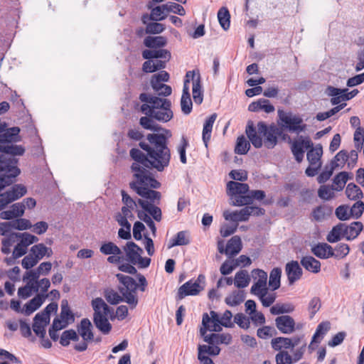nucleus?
<instances>
[{"instance_id":"47","label":"nucleus","mask_w":364,"mask_h":364,"mask_svg":"<svg viewBox=\"0 0 364 364\" xmlns=\"http://www.w3.org/2000/svg\"><path fill=\"white\" fill-rule=\"evenodd\" d=\"M346 194L347 197L352 200H355L363 196L361 189L353 183L348 184L346 189Z\"/></svg>"},{"instance_id":"7","label":"nucleus","mask_w":364,"mask_h":364,"mask_svg":"<svg viewBox=\"0 0 364 364\" xmlns=\"http://www.w3.org/2000/svg\"><path fill=\"white\" fill-rule=\"evenodd\" d=\"M126 254V260L134 265H138L139 268H146L150 265L151 259L142 257L144 251L134 242H128L124 247Z\"/></svg>"},{"instance_id":"33","label":"nucleus","mask_w":364,"mask_h":364,"mask_svg":"<svg viewBox=\"0 0 364 364\" xmlns=\"http://www.w3.org/2000/svg\"><path fill=\"white\" fill-rule=\"evenodd\" d=\"M301 264L309 272L318 273L321 270V262L312 256H305L301 259Z\"/></svg>"},{"instance_id":"14","label":"nucleus","mask_w":364,"mask_h":364,"mask_svg":"<svg viewBox=\"0 0 364 364\" xmlns=\"http://www.w3.org/2000/svg\"><path fill=\"white\" fill-rule=\"evenodd\" d=\"M275 325L278 330L285 334H290L295 330V321L292 317L283 315L276 318Z\"/></svg>"},{"instance_id":"24","label":"nucleus","mask_w":364,"mask_h":364,"mask_svg":"<svg viewBox=\"0 0 364 364\" xmlns=\"http://www.w3.org/2000/svg\"><path fill=\"white\" fill-rule=\"evenodd\" d=\"M348 91L347 88L340 89L333 86H328L326 88V93L328 96L332 97L331 103L333 105H338L341 102L347 101L345 98V92Z\"/></svg>"},{"instance_id":"44","label":"nucleus","mask_w":364,"mask_h":364,"mask_svg":"<svg viewBox=\"0 0 364 364\" xmlns=\"http://www.w3.org/2000/svg\"><path fill=\"white\" fill-rule=\"evenodd\" d=\"M48 266H49V264H48L47 263H41L38 267L37 269L26 272L25 274L23 277V281L26 282V280H29L31 282H38V279L41 275V270H42V267H45L46 270H48Z\"/></svg>"},{"instance_id":"36","label":"nucleus","mask_w":364,"mask_h":364,"mask_svg":"<svg viewBox=\"0 0 364 364\" xmlns=\"http://www.w3.org/2000/svg\"><path fill=\"white\" fill-rule=\"evenodd\" d=\"M363 228L361 222H353L350 225L345 224L346 239L352 240L356 238Z\"/></svg>"},{"instance_id":"5","label":"nucleus","mask_w":364,"mask_h":364,"mask_svg":"<svg viewBox=\"0 0 364 364\" xmlns=\"http://www.w3.org/2000/svg\"><path fill=\"white\" fill-rule=\"evenodd\" d=\"M139 99L144 102L140 110L145 115H149L156 121L166 123L173 117L171 102L168 99L159 97L149 93L143 92Z\"/></svg>"},{"instance_id":"31","label":"nucleus","mask_w":364,"mask_h":364,"mask_svg":"<svg viewBox=\"0 0 364 364\" xmlns=\"http://www.w3.org/2000/svg\"><path fill=\"white\" fill-rule=\"evenodd\" d=\"M30 252L38 261L46 256L50 257L53 255L52 249L46 247L43 243H39L32 246Z\"/></svg>"},{"instance_id":"16","label":"nucleus","mask_w":364,"mask_h":364,"mask_svg":"<svg viewBox=\"0 0 364 364\" xmlns=\"http://www.w3.org/2000/svg\"><path fill=\"white\" fill-rule=\"evenodd\" d=\"M285 272L287 275L288 282L290 285L300 279L303 271L297 261H291L286 264Z\"/></svg>"},{"instance_id":"19","label":"nucleus","mask_w":364,"mask_h":364,"mask_svg":"<svg viewBox=\"0 0 364 364\" xmlns=\"http://www.w3.org/2000/svg\"><path fill=\"white\" fill-rule=\"evenodd\" d=\"M200 290L201 287L197 281L194 282H192V281H188L183 284L178 289V296L180 299H182L186 296L197 295L200 291Z\"/></svg>"},{"instance_id":"11","label":"nucleus","mask_w":364,"mask_h":364,"mask_svg":"<svg viewBox=\"0 0 364 364\" xmlns=\"http://www.w3.org/2000/svg\"><path fill=\"white\" fill-rule=\"evenodd\" d=\"M289 140H291L289 139ZM291 151L298 163L303 161L305 149H308L313 146V143L309 137L299 136L296 139L291 141Z\"/></svg>"},{"instance_id":"59","label":"nucleus","mask_w":364,"mask_h":364,"mask_svg":"<svg viewBox=\"0 0 364 364\" xmlns=\"http://www.w3.org/2000/svg\"><path fill=\"white\" fill-rule=\"evenodd\" d=\"M329 329L330 323L328 321H324L319 323L317 326L315 333L313 336L311 343L314 342L317 343V338L326 334Z\"/></svg>"},{"instance_id":"22","label":"nucleus","mask_w":364,"mask_h":364,"mask_svg":"<svg viewBox=\"0 0 364 364\" xmlns=\"http://www.w3.org/2000/svg\"><path fill=\"white\" fill-rule=\"evenodd\" d=\"M203 336L205 342L210 345L226 344L228 345L232 341V336L230 333H211L210 335L205 334Z\"/></svg>"},{"instance_id":"6","label":"nucleus","mask_w":364,"mask_h":364,"mask_svg":"<svg viewBox=\"0 0 364 364\" xmlns=\"http://www.w3.org/2000/svg\"><path fill=\"white\" fill-rule=\"evenodd\" d=\"M92 306L94 310L93 322L95 326L103 333L108 334L112 330V325L109 322L107 316L112 309L100 297L92 300Z\"/></svg>"},{"instance_id":"38","label":"nucleus","mask_w":364,"mask_h":364,"mask_svg":"<svg viewBox=\"0 0 364 364\" xmlns=\"http://www.w3.org/2000/svg\"><path fill=\"white\" fill-rule=\"evenodd\" d=\"M217 118L215 113L211 114L205 122L203 129V141L205 145L208 146V142L211 136V132L213 124Z\"/></svg>"},{"instance_id":"29","label":"nucleus","mask_w":364,"mask_h":364,"mask_svg":"<svg viewBox=\"0 0 364 364\" xmlns=\"http://www.w3.org/2000/svg\"><path fill=\"white\" fill-rule=\"evenodd\" d=\"M341 237L346 238L345 223H338L333 227L332 230L329 232L326 237L328 242L331 243L339 241Z\"/></svg>"},{"instance_id":"25","label":"nucleus","mask_w":364,"mask_h":364,"mask_svg":"<svg viewBox=\"0 0 364 364\" xmlns=\"http://www.w3.org/2000/svg\"><path fill=\"white\" fill-rule=\"evenodd\" d=\"M311 252L315 256L321 259L333 257V248L327 243H318L311 248Z\"/></svg>"},{"instance_id":"37","label":"nucleus","mask_w":364,"mask_h":364,"mask_svg":"<svg viewBox=\"0 0 364 364\" xmlns=\"http://www.w3.org/2000/svg\"><path fill=\"white\" fill-rule=\"evenodd\" d=\"M333 208L328 205H321L316 207L312 212V216L316 221H322L332 214Z\"/></svg>"},{"instance_id":"63","label":"nucleus","mask_w":364,"mask_h":364,"mask_svg":"<svg viewBox=\"0 0 364 364\" xmlns=\"http://www.w3.org/2000/svg\"><path fill=\"white\" fill-rule=\"evenodd\" d=\"M234 321L240 328L243 329H248L250 326V318H247L242 313H238L234 316Z\"/></svg>"},{"instance_id":"41","label":"nucleus","mask_w":364,"mask_h":364,"mask_svg":"<svg viewBox=\"0 0 364 364\" xmlns=\"http://www.w3.org/2000/svg\"><path fill=\"white\" fill-rule=\"evenodd\" d=\"M209 323H210V318L207 313H204L203 314L202 319V324L203 326V328H200V330L201 336H204L208 330L215 332L220 331L222 330V328L220 327L221 325L220 323H213L212 326L209 325Z\"/></svg>"},{"instance_id":"40","label":"nucleus","mask_w":364,"mask_h":364,"mask_svg":"<svg viewBox=\"0 0 364 364\" xmlns=\"http://www.w3.org/2000/svg\"><path fill=\"white\" fill-rule=\"evenodd\" d=\"M281 275L282 269L279 267H275L270 272L269 287L272 291H275L280 287Z\"/></svg>"},{"instance_id":"10","label":"nucleus","mask_w":364,"mask_h":364,"mask_svg":"<svg viewBox=\"0 0 364 364\" xmlns=\"http://www.w3.org/2000/svg\"><path fill=\"white\" fill-rule=\"evenodd\" d=\"M192 81L193 85V98L196 104L200 105L203 100V94L202 90L200 75L198 73L196 74L194 70L188 71L186 74V79L183 85H188Z\"/></svg>"},{"instance_id":"42","label":"nucleus","mask_w":364,"mask_h":364,"mask_svg":"<svg viewBox=\"0 0 364 364\" xmlns=\"http://www.w3.org/2000/svg\"><path fill=\"white\" fill-rule=\"evenodd\" d=\"M60 318L63 322H68V325L75 321L74 314L70 310L68 301L66 299L61 301Z\"/></svg>"},{"instance_id":"4","label":"nucleus","mask_w":364,"mask_h":364,"mask_svg":"<svg viewBox=\"0 0 364 364\" xmlns=\"http://www.w3.org/2000/svg\"><path fill=\"white\" fill-rule=\"evenodd\" d=\"M116 277L122 286L118 287L121 294L113 289L107 288L104 291V296L107 301L112 305H116L120 302L127 303L131 309L136 307L139 303L136 290L139 289L141 291H146L147 281L144 275L139 274L137 284L135 279L130 276L123 274H117Z\"/></svg>"},{"instance_id":"53","label":"nucleus","mask_w":364,"mask_h":364,"mask_svg":"<svg viewBox=\"0 0 364 364\" xmlns=\"http://www.w3.org/2000/svg\"><path fill=\"white\" fill-rule=\"evenodd\" d=\"M348 159V152L345 150H341L334 156L333 160L331 161V165L335 168L338 166L343 167Z\"/></svg>"},{"instance_id":"17","label":"nucleus","mask_w":364,"mask_h":364,"mask_svg":"<svg viewBox=\"0 0 364 364\" xmlns=\"http://www.w3.org/2000/svg\"><path fill=\"white\" fill-rule=\"evenodd\" d=\"M16 143H0V152L9 155L7 158H16L23 156L26 149L22 145H17Z\"/></svg>"},{"instance_id":"26","label":"nucleus","mask_w":364,"mask_h":364,"mask_svg":"<svg viewBox=\"0 0 364 364\" xmlns=\"http://www.w3.org/2000/svg\"><path fill=\"white\" fill-rule=\"evenodd\" d=\"M167 38L162 36H149L144 39L143 42L146 47L151 48L150 50L164 48L167 45Z\"/></svg>"},{"instance_id":"35","label":"nucleus","mask_w":364,"mask_h":364,"mask_svg":"<svg viewBox=\"0 0 364 364\" xmlns=\"http://www.w3.org/2000/svg\"><path fill=\"white\" fill-rule=\"evenodd\" d=\"M323 154V149L321 144L317 145L315 148L311 147L307 152V160L311 166L321 165V158Z\"/></svg>"},{"instance_id":"15","label":"nucleus","mask_w":364,"mask_h":364,"mask_svg":"<svg viewBox=\"0 0 364 364\" xmlns=\"http://www.w3.org/2000/svg\"><path fill=\"white\" fill-rule=\"evenodd\" d=\"M156 121L152 117L149 115H145L144 117H141L139 119V124L142 128L146 130L158 132L160 130L163 131V133H153L152 134H162L164 136H168L166 131L170 132L171 136H172L171 132L169 129H166L162 128L160 125L156 124ZM149 134L148 135H149ZM170 136L169 138H171Z\"/></svg>"},{"instance_id":"13","label":"nucleus","mask_w":364,"mask_h":364,"mask_svg":"<svg viewBox=\"0 0 364 364\" xmlns=\"http://www.w3.org/2000/svg\"><path fill=\"white\" fill-rule=\"evenodd\" d=\"M249 191V186L247 183L232 181L227 183V193L231 198L232 205L243 206V205H236V200H239V197H245Z\"/></svg>"},{"instance_id":"32","label":"nucleus","mask_w":364,"mask_h":364,"mask_svg":"<svg viewBox=\"0 0 364 364\" xmlns=\"http://www.w3.org/2000/svg\"><path fill=\"white\" fill-rule=\"evenodd\" d=\"M198 350V359L200 361L210 358L208 356L205 355L206 354L218 355L220 353V348L217 346L213 347L208 345H199Z\"/></svg>"},{"instance_id":"21","label":"nucleus","mask_w":364,"mask_h":364,"mask_svg":"<svg viewBox=\"0 0 364 364\" xmlns=\"http://www.w3.org/2000/svg\"><path fill=\"white\" fill-rule=\"evenodd\" d=\"M47 296V294H37L25 304L23 309H22L21 311L26 316L31 315L41 306Z\"/></svg>"},{"instance_id":"9","label":"nucleus","mask_w":364,"mask_h":364,"mask_svg":"<svg viewBox=\"0 0 364 364\" xmlns=\"http://www.w3.org/2000/svg\"><path fill=\"white\" fill-rule=\"evenodd\" d=\"M278 116L283 123V127L291 132H299L306 129V125L303 124V119L299 116L293 115L290 112L287 113L282 110L278 111Z\"/></svg>"},{"instance_id":"2","label":"nucleus","mask_w":364,"mask_h":364,"mask_svg":"<svg viewBox=\"0 0 364 364\" xmlns=\"http://www.w3.org/2000/svg\"><path fill=\"white\" fill-rule=\"evenodd\" d=\"M250 140L247 141L244 135L237 137L235 152L237 154H245L250 149V143L256 149H259L264 144L269 149H273L278 142V136H282L283 131L274 124L267 126L264 122H259L255 127L253 122L249 120L245 129Z\"/></svg>"},{"instance_id":"52","label":"nucleus","mask_w":364,"mask_h":364,"mask_svg":"<svg viewBox=\"0 0 364 364\" xmlns=\"http://www.w3.org/2000/svg\"><path fill=\"white\" fill-rule=\"evenodd\" d=\"M349 178V173L346 171H343L337 174L334 178H333V184L336 185L337 187H334L335 190L336 191H341L343 188L345 184L346 183L347 181Z\"/></svg>"},{"instance_id":"39","label":"nucleus","mask_w":364,"mask_h":364,"mask_svg":"<svg viewBox=\"0 0 364 364\" xmlns=\"http://www.w3.org/2000/svg\"><path fill=\"white\" fill-rule=\"evenodd\" d=\"M290 343V338L286 337H277L271 341L272 348L276 351L287 350V349L291 350Z\"/></svg>"},{"instance_id":"45","label":"nucleus","mask_w":364,"mask_h":364,"mask_svg":"<svg viewBox=\"0 0 364 364\" xmlns=\"http://www.w3.org/2000/svg\"><path fill=\"white\" fill-rule=\"evenodd\" d=\"M254 279L258 278L257 281L254 284V289L256 287H263L267 286V274L262 269H255L252 272Z\"/></svg>"},{"instance_id":"27","label":"nucleus","mask_w":364,"mask_h":364,"mask_svg":"<svg viewBox=\"0 0 364 364\" xmlns=\"http://www.w3.org/2000/svg\"><path fill=\"white\" fill-rule=\"evenodd\" d=\"M274 107L269 103L267 99L261 98L256 102L250 104L248 110L250 112H259L264 110L266 113H271L274 111Z\"/></svg>"},{"instance_id":"64","label":"nucleus","mask_w":364,"mask_h":364,"mask_svg":"<svg viewBox=\"0 0 364 364\" xmlns=\"http://www.w3.org/2000/svg\"><path fill=\"white\" fill-rule=\"evenodd\" d=\"M10 211L14 218H18L23 215L25 212V205L21 203H16L11 206Z\"/></svg>"},{"instance_id":"46","label":"nucleus","mask_w":364,"mask_h":364,"mask_svg":"<svg viewBox=\"0 0 364 364\" xmlns=\"http://www.w3.org/2000/svg\"><path fill=\"white\" fill-rule=\"evenodd\" d=\"M294 310V306L289 303L276 304L270 308V313L273 315L291 313Z\"/></svg>"},{"instance_id":"54","label":"nucleus","mask_w":364,"mask_h":364,"mask_svg":"<svg viewBox=\"0 0 364 364\" xmlns=\"http://www.w3.org/2000/svg\"><path fill=\"white\" fill-rule=\"evenodd\" d=\"M350 251V247L347 244L339 243L335 249H333V257L336 259H342L345 257Z\"/></svg>"},{"instance_id":"1","label":"nucleus","mask_w":364,"mask_h":364,"mask_svg":"<svg viewBox=\"0 0 364 364\" xmlns=\"http://www.w3.org/2000/svg\"><path fill=\"white\" fill-rule=\"evenodd\" d=\"M162 134H149L146 136V141H140L139 146L146 153L133 148L129 151V155L134 160L131 166L134 181L129 183V187L141 197L159 203L161 194L160 192L151 188H159L161 183L154 178L150 169L154 168L163 171L168 166L171 160V151L168 146V141L171 136Z\"/></svg>"},{"instance_id":"43","label":"nucleus","mask_w":364,"mask_h":364,"mask_svg":"<svg viewBox=\"0 0 364 364\" xmlns=\"http://www.w3.org/2000/svg\"><path fill=\"white\" fill-rule=\"evenodd\" d=\"M250 282V277L247 270H240L235 274L234 284L237 288L247 287Z\"/></svg>"},{"instance_id":"18","label":"nucleus","mask_w":364,"mask_h":364,"mask_svg":"<svg viewBox=\"0 0 364 364\" xmlns=\"http://www.w3.org/2000/svg\"><path fill=\"white\" fill-rule=\"evenodd\" d=\"M92 328L91 321L87 318H82L77 326V332L84 341L94 340Z\"/></svg>"},{"instance_id":"49","label":"nucleus","mask_w":364,"mask_h":364,"mask_svg":"<svg viewBox=\"0 0 364 364\" xmlns=\"http://www.w3.org/2000/svg\"><path fill=\"white\" fill-rule=\"evenodd\" d=\"M100 250L102 254L107 255H120L122 253L120 248L112 242H108L103 244L100 247Z\"/></svg>"},{"instance_id":"12","label":"nucleus","mask_w":364,"mask_h":364,"mask_svg":"<svg viewBox=\"0 0 364 364\" xmlns=\"http://www.w3.org/2000/svg\"><path fill=\"white\" fill-rule=\"evenodd\" d=\"M306 343L296 348L290 355L287 350H280L275 356L276 364H294L299 361L305 352Z\"/></svg>"},{"instance_id":"28","label":"nucleus","mask_w":364,"mask_h":364,"mask_svg":"<svg viewBox=\"0 0 364 364\" xmlns=\"http://www.w3.org/2000/svg\"><path fill=\"white\" fill-rule=\"evenodd\" d=\"M190 242V234L188 231L182 230L178 232L174 237L169 240L168 248L170 249L175 246L188 245Z\"/></svg>"},{"instance_id":"56","label":"nucleus","mask_w":364,"mask_h":364,"mask_svg":"<svg viewBox=\"0 0 364 364\" xmlns=\"http://www.w3.org/2000/svg\"><path fill=\"white\" fill-rule=\"evenodd\" d=\"M321 307V301L319 297L314 296L309 303L308 310L309 311V317L312 318Z\"/></svg>"},{"instance_id":"57","label":"nucleus","mask_w":364,"mask_h":364,"mask_svg":"<svg viewBox=\"0 0 364 364\" xmlns=\"http://www.w3.org/2000/svg\"><path fill=\"white\" fill-rule=\"evenodd\" d=\"M164 24L158 22L149 23L145 29V33L148 34H159L165 30Z\"/></svg>"},{"instance_id":"61","label":"nucleus","mask_w":364,"mask_h":364,"mask_svg":"<svg viewBox=\"0 0 364 364\" xmlns=\"http://www.w3.org/2000/svg\"><path fill=\"white\" fill-rule=\"evenodd\" d=\"M364 211V203L361 200H358L355 203L350 209V217L356 219L361 217Z\"/></svg>"},{"instance_id":"8","label":"nucleus","mask_w":364,"mask_h":364,"mask_svg":"<svg viewBox=\"0 0 364 364\" xmlns=\"http://www.w3.org/2000/svg\"><path fill=\"white\" fill-rule=\"evenodd\" d=\"M26 193L27 189L22 184H15L4 193H0V211L5 209L9 204L25 196Z\"/></svg>"},{"instance_id":"34","label":"nucleus","mask_w":364,"mask_h":364,"mask_svg":"<svg viewBox=\"0 0 364 364\" xmlns=\"http://www.w3.org/2000/svg\"><path fill=\"white\" fill-rule=\"evenodd\" d=\"M242 250V241L239 236L235 235L231 237L228 242L225 254L229 256H235L238 254Z\"/></svg>"},{"instance_id":"62","label":"nucleus","mask_w":364,"mask_h":364,"mask_svg":"<svg viewBox=\"0 0 364 364\" xmlns=\"http://www.w3.org/2000/svg\"><path fill=\"white\" fill-rule=\"evenodd\" d=\"M164 7L167 12H173L180 16H184L186 14L184 8L181 5L174 2H171L170 4H164Z\"/></svg>"},{"instance_id":"23","label":"nucleus","mask_w":364,"mask_h":364,"mask_svg":"<svg viewBox=\"0 0 364 364\" xmlns=\"http://www.w3.org/2000/svg\"><path fill=\"white\" fill-rule=\"evenodd\" d=\"M171 57L170 51L166 49L144 50L142 51V58L146 60L156 58L158 60H169Z\"/></svg>"},{"instance_id":"51","label":"nucleus","mask_w":364,"mask_h":364,"mask_svg":"<svg viewBox=\"0 0 364 364\" xmlns=\"http://www.w3.org/2000/svg\"><path fill=\"white\" fill-rule=\"evenodd\" d=\"M14 235L16 238H21V242L23 243V246L26 247L39 240L38 237L28 232H15Z\"/></svg>"},{"instance_id":"30","label":"nucleus","mask_w":364,"mask_h":364,"mask_svg":"<svg viewBox=\"0 0 364 364\" xmlns=\"http://www.w3.org/2000/svg\"><path fill=\"white\" fill-rule=\"evenodd\" d=\"M192 101L189 92V85H183V93L181 99V111L185 114H188L192 111Z\"/></svg>"},{"instance_id":"3","label":"nucleus","mask_w":364,"mask_h":364,"mask_svg":"<svg viewBox=\"0 0 364 364\" xmlns=\"http://www.w3.org/2000/svg\"><path fill=\"white\" fill-rule=\"evenodd\" d=\"M21 129L18 127H9L6 122L0 119V143H18L21 141ZM18 159L7 158L0 155V191L16 181V178L21 174L18 167Z\"/></svg>"},{"instance_id":"50","label":"nucleus","mask_w":364,"mask_h":364,"mask_svg":"<svg viewBox=\"0 0 364 364\" xmlns=\"http://www.w3.org/2000/svg\"><path fill=\"white\" fill-rule=\"evenodd\" d=\"M245 300V295L242 291H234L230 296L225 298V303L230 306H235L240 304Z\"/></svg>"},{"instance_id":"60","label":"nucleus","mask_w":364,"mask_h":364,"mask_svg":"<svg viewBox=\"0 0 364 364\" xmlns=\"http://www.w3.org/2000/svg\"><path fill=\"white\" fill-rule=\"evenodd\" d=\"M333 190H335L333 186L331 188L328 187L326 185H322L320 186L318 191V196L319 198L323 200H330L334 196Z\"/></svg>"},{"instance_id":"20","label":"nucleus","mask_w":364,"mask_h":364,"mask_svg":"<svg viewBox=\"0 0 364 364\" xmlns=\"http://www.w3.org/2000/svg\"><path fill=\"white\" fill-rule=\"evenodd\" d=\"M266 197L265 192L262 190L250 191L245 197H239V200H236V205H251L254 200L261 201Z\"/></svg>"},{"instance_id":"48","label":"nucleus","mask_w":364,"mask_h":364,"mask_svg":"<svg viewBox=\"0 0 364 364\" xmlns=\"http://www.w3.org/2000/svg\"><path fill=\"white\" fill-rule=\"evenodd\" d=\"M218 18L221 27L227 31L230 28V14L228 9L225 7H222L218 12Z\"/></svg>"},{"instance_id":"58","label":"nucleus","mask_w":364,"mask_h":364,"mask_svg":"<svg viewBox=\"0 0 364 364\" xmlns=\"http://www.w3.org/2000/svg\"><path fill=\"white\" fill-rule=\"evenodd\" d=\"M13 228L18 230H26L31 229L32 224L29 220L26 218H17L12 220Z\"/></svg>"},{"instance_id":"55","label":"nucleus","mask_w":364,"mask_h":364,"mask_svg":"<svg viewBox=\"0 0 364 364\" xmlns=\"http://www.w3.org/2000/svg\"><path fill=\"white\" fill-rule=\"evenodd\" d=\"M137 216L141 220L144 221L148 225L151 229L153 235L156 236V228L150 216L143 210H139L137 212Z\"/></svg>"}]
</instances>
